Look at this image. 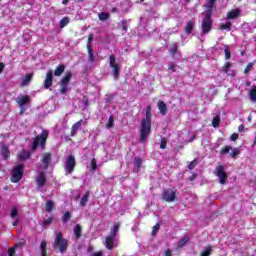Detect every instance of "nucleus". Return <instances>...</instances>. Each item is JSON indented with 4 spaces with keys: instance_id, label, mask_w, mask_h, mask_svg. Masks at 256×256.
Instances as JSON below:
<instances>
[{
    "instance_id": "a878e982",
    "label": "nucleus",
    "mask_w": 256,
    "mask_h": 256,
    "mask_svg": "<svg viewBox=\"0 0 256 256\" xmlns=\"http://www.w3.org/2000/svg\"><path fill=\"white\" fill-rule=\"evenodd\" d=\"M30 155L29 151L23 150L22 153L18 154V161H25L29 159Z\"/></svg>"
},
{
    "instance_id": "37998d69",
    "label": "nucleus",
    "mask_w": 256,
    "mask_h": 256,
    "mask_svg": "<svg viewBox=\"0 0 256 256\" xmlns=\"http://www.w3.org/2000/svg\"><path fill=\"white\" fill-rule=\"evenodd\" d=\"M119 27L124 31V33H127V21L123 20L119 23Z\"/></svg>"
},
{
    "instance_id": "052dcab7",
    "label": "nucleus",
    "mask_w": 256,
    "mask_h": 256,
    "mask_svg": "<svg viewBox=\"0 0 256 256\" xmlns=\"http://www.w3.org/2000/svg\"><path fill=\"white\" fill-rule=\"evenodd\" d=\"M14 222L12 223L13 227H17L19 225V218H14Z\"/></svg>"
},
{
    "instance_id": "0e129e2a",
    "label": "nucleus",
    "mask_w": 256,
    "mask_h": 256,
    "mask_svg": "<svg viewBox=\"0 0 256 256\" xmlns=\"http://www.w3.org/2000/svg\"><path fill=\"white\" fill-rule=\"evenodd\" d=\"M3 69H5V64H3V62H0V73H3Z\"/></svg>"
},
{
    "instance_id": "2eb2a0df",
    "label": "nucleus",
    "mask_w": 256,
    "mask_h": 256,
    "mask_svg": "<svg viewBox=\"0 0 256 256\" xmlns=\"http://www.w3.org/2000/svg\"><path fill=\"white\" fill-rule=\"evenodd\" d=\"M241 15V10L239 8H235L233 10H230L226 14V19L231 20V19H237Z\"/></svg>"
},
{
    "instance_id": "c9c22d12",
    "label": "nucleus",
    "mask_w": 256,
    "mask_h": 256,
    "mask_svg": "<svg viewBox=\"0 0 256 256\" xmlns=\"http://www.w3.org/2000/svg\"><path fill=\"white\" fill-rule=\"evenodd\" d=\"M114 123H115V118L113 116H110L108 119V122L106 124V128L111 129V127H113Z\"/></svg>"
},
{
    "instance_id": "a211bd4d",
    "label": "nucleus",
    "mask_w": 256,
    "mask_h": 256,
    "mask_svg": "<svg viewBox=\"0 0 256 256\" xmlns=\"http://www.w3.org/2000/svg\"><path fill=\"white\" fill-rule=\"evenodd\" d=\"M105 245L109 250L113 249L115 247V236L106 237Z\"/></svg>"
},
{
    "instance_id": "f704fd0d",
    "label": "nucleus",
    "mask_w": 256,
    "mask_h": 256,
    "mask_svg": "<svg viewBox=\"0 0 256 256\" xmlns=\"http://www.w3.org/2000/svg\"><path fill=\"white\" fill-rule=\"evenodd\" d=\"M219 123H221V118L219 116H215L212 120V126L217 128L219 127Z\"/></svg>"
},
{
    "instance_id": "c03bdc74",
    "label": "nucleus",
    "mask_w": 256,
    "mask_h": 256,
    "mask_svg": "<svg viewBox=\"0 0 256 256\" xmlns=\"http://www.w3.org/2000/svg\"><path fill=\"white\" fill-rule=\"evenodd\" d=\"M231 149H233L231 146H225L224 148L221 149V154L227 155V153H229Z\"/></svg>"
},
{
    "instance_id": "cd10ccee",
    "label": "nucleus",
    "mask_w": 256,
    "mask_h": 256,
    "mask_svg": "<svg viewBox=\"0 0 256 256\" xmlns=\"http://www.w3.org/2000/svg\"><path fill=\"white\" fill-rule=\"evenodd\" d=\"M211 253H213V247L208 246L201 252L200 256H210Z\"/></svg>"
},
{
    "instance_id": "ea45409f",
    "label": "nucleus",
    "mask_w": 256,
    "mask_h": 256,
    "mask_svg": "<svg viewBox=\"0 0 256 256\" xmlns=\"http://www.w3.org/2000/svg\"><path fill=\"white\" fill-rule=\"evenodd\" d=\"M98 17H99L100 21H107L109 19V14L101 12L98 15Z\"/></svg>"
},
{
    "instance_id": "20e7f679",
    "label": "nucleus",
    "mask_w": 256,
    "mask_h": 256,
    "mask_svg": "<svg viewBox=\"0 0 256 256\" xmlns=\"http://www.w3.org/2000/svg\"><path fill=\"white\" fill-rule=\"evenodd\" d=\"M214 175L218 177L219 183L225 185L227 183V172H225V166L219 165L214 170Z\"/></svg>"
},
{
    "instance_id": "864d4df0",
    "label": "nucleus",
    "mask_w": 256,
    "mask_h": 256,
    "mask_svg": "<svg viewBox=\"0 0 256 256\" xmlns=\"http://www.w3.org/2000/svg\"><path fill=\"white\" fill-rule=\"evenodd\" d=\"M160 149H167V141H165V139L161 140Z\"/></svg>"
},
{
    "instance_id": "b1692460",
    "label": "nucleus",
    "mask_w": 256,
    "mask_h": 256,
    "mask_svg": "<svg viewBox=\"0 0 256 256\" xmlns=\"http://www.w3.org/2000/svg\"><path fill=\"white\" fill-rule=\"evenodd\" d=\"M87 51L89 63H95V55H93V49H91V45L89 44H87Z\"/></svg>"
},
{
    "instance_id": "79ce46f5",
    "label": "nucleus",
    "mask_w": 256,
    "mask_h": 256,
    "mask_svg": "<svg viewBox=\"0 0 256 256\" xmlns=\"http://www.w3.org/2000/svg\"><path fill=\"white\" fill-rule=\"evenodd\" d=\"M224 53H225L226 59H231V49H229V46L224 47Z\"/></svg>"
},
{
    "instance_id": "4c0bfd02",
    "label": "nucleus",
    "mask_w": 256,
    "mask_h": 256,
    "mask_svg": "<svg viewBox=\"0 0 256 256\" xmlns=\"http://www.w3.org/2000/svg\"><path fill=\"white\" fill-rule=\"evenodd\" d=\"M189 241V238L184 237L178 242V247H185L187 245V242Z\"/></svg>"
},
{
    "instance_id": "72a5a7b5",
    "label": "nucleus",
    "mask_w": 256,
    "mask_h": 256,
    "mask_svg": "<svg viewBox=\"0 0 256 256\" xmlns=\"http://www.w3.org/2000/svg\"><path fill=\"white\" fill-rule=\"evenodd\" d=\"M220 28L225 31H231V22L227 21L226 23L221 24Z\"/></svg>"
},
{
    "instance_id": "473e14b6",
    "label": "nucleus",
    "mask_w": 256,
    "mask_h": 256,
    "mask_svg": "<svg viewBox=\"0 0 256 256\" xmlns=\"http://www.w3.org/2000/svg\"><path fill=\"white\" fill-rule=\"evenodd\" d=\"M69 25V17H64L60 20V27L63 29V27H67Z\"/></svg>"
},
{
    "instance_id": "423d86ee",
    "label": "nucleus",
    "mask_w": 256,
    "mask_h": 256,
    "mask_svg": "<svg viewBox=\"0 0 256 256\" xmlns=\"http://www.w3.org/2000/svg\"><path fill=\"white\" fill-rule=\"evenodd\" d=\"M211 15L212 14H205V17L202 21V33L203 35H206V33H209L211 31V25L213 21H211Z\"/></svg>"
},
{
    "instance_id": "c756f323",
    "label": "nucleus",
    "mask_w": 256,
    "mask_h": 256,
    "mask_svg": "<svg viewBox=\"0 0 256 256\" xmlns=\"http://www.w3.org/2000/svg\"><path fill=\"white\" fill-rule=\"evenodd\" d=\"M89 201V192H87L80 201V205L81 207H85V205H87V202Z\"/></svg>"
},
{
    "instance_id": "f257e3e1",
    "label": "nucleus",
    "mask_w": 256,
    "mask_h": 256,
    "mask_svg": "<svg viewBox=\"0 0 256 256\" xmlns=\"http://www.w3.org/2000/svg\"><path fill=\"white\" fill-rule=\"evenodd\" d=\"M151 133V106L146 109V118L142 119L140 129V142L145 143Z\"/></svg>"
},
{
    "instance_id": "338daca9",
    "label": "nucleus",
    "mask_w": 256,
    "mask_h": 256,
    "mask_svg": "<svg viewBox=\"0 0 256 256\" xmlns=\"http://www.w3.org/2000/svg\"><path fill=\"white\" fill-rule=\"evenodd\" d=\"M69 3V0H63L62 5H67Z\"/></svg>"
},
{
    "instance_id": "5701e85b",
    "label": "nucleus",
    "mask_w": 256,
    "mask_h": 256,
    "mask_svg": "<svg viewBox=\"0 0 256 256\" xmlns=\"http://www.w3.org/2000/svg\"><path fill=\"white\" fill-rule=\"evenodd\" d=\"M31 79H33V75L31 74H26L22 79H21V85L22 87H26V85H29L31 83Z\"/></svg>"
},
{
    "instance_id": "1a4fd4ad",
    "label": "nucleus",
    "mask_w": 256,
    "mask_h": 256,
    "mask_svg": "<svg viewBox=\"0 0 256 256\" xmlns=\"http://www.w3.org/2000/svg\"><path fill=\"white\" fill-rule=\"evenodd\" d=\"M16 103H18L21 111L20 114L23 115V113H25V105H27V103H29V96H23L20 95L16 98Z\"/></svg>"
},
{
    "instance_id": "e2e57ef3",
    "label": "nucleus",
    "mask_w": 256,
    "mask_h": 256,
    "mask_svg": "<svg viewBox=\"0 0 256 256\" xmlns=\"http://www.w3.org/2000/svg\"><path fill=\"white\" fill-rule=\"evenodd\" d=\"M91 256H103V252L98 251V252L93 253Z\"/></svg>"
},
{
    "instance_id": "aec40b11",
    "label": "nucleus",
    "mask_w": 256,
    "mask_h": 256,
    "mask_svg": "<svg viewBox=\"0 0 256 256\" xmlns=\"http://www.w3.org/2000/svg\"><path fill=\"white\" fill-rule=\"evenodd\" d=\"M141 165H143V160L139 157H136L134 159V171H135V173H139V171L141 169Z\"/></svg>"
},
{
    "instance_id": "6ab92c4d",
    "label": "nucleus",
    "mask_w": 256,
    "mask_h": 256,
    "mask_svg": "<svg viewBox=\"0 0 256 256\" xmlns=\"http://www.w3.org/2000/svg\"><path fill=\"white\" fill-rule=\"evenodd\" d=\"M81 125H83V120H80L78 122H76L72 128H71V137H75V135H77V131H79V129H81Z\"/></svg>"
},
{
    "instance_id": "49530a36",
    "label": "nucleus",
    "mask_w": 256,
    "mask_h": 256,
    "mask_svg": "<svg viewBox=\"0 0 256 256\" xmlns=\"http://www.w3.org/2000/svg\"><path fill=\"white\" fill-rule=\"evenodd\" d=\"M53 223V217H49L46 220H44L43 225L44 227H47L48 225H51Z\"/></svg>"
},
{
    "instance_id": "5fc2aeb1",
    "label": "nucleus",
    "mask_w": 256,
    "mask_h": 256,
    "mask_svg": "<svg viewBox=\"0 0 256 256\" xmlns=\"http://www.w3.org/2000/svg\"><path fill=\"white\" fill-rule=\"evenodd\" d=\"M251 69H253V63H249L247 66H246V68H245V70H244V73H249V71H251Z\"/></svg>"
},
{
    "instance_id": "7ed1b4c3",
    "label": "nucleus",
    "mask_w": 256,
    "mask_h": 256,
    "mask_svg": "<svg viewBox=\"0 0 256 256\" xmlns=\"http://www.w3.org/2000/svg\"><path fill=\"white\" fill-rule=\"evenodd\" d=\"M54 247H59L60 253H65V251H67L68 243H67V240L64 239L63 233L61 232L56 233Z\"/></svg>"
},
{
    "instance_id": "774afa93",
    "label": "nucleus",
    "mask_w": 256,
    "mask_h": 256,
    "mask_svg": "<svg viewBox=\"0 0 256 256\" xmlns=\"http://www.w3.org/2000/svg\"><path fill=\"white\" fill-rule=\"evenodd\" d=\"M42 256H47V252H41Z\"/></svg>"
},
{
    "instance_id": "412c9836",
    "label": "nucleus",
    "mask_w": 256,
    "mask_h": 256,
    "mask_svg": "<svg viewBox=\"0 0 256 256\" xmlns=\"http://www.w3.org/2000/svg\"><path fill=\"white\" fill-rule=\"evenodd\" d=\"M158 109L161 115H167V104L162 100L158 101Z\"/></svg>"
},
{
    "instance_id": "e433bc0d",
    "label": "nucleus",
    "mask_w": 256,
    "mask_h": 256,
    "mask_svg": "<svg viewBox=\"0 0 256 256\" xmlns=\"http://www.w3.org/2000/svg\"><path fill=\"white\" fill-rule=\"evenodd\" d=\"M241 150H239V148H234L232 149V151L230 152V157L235 158L237 157V155H240Z\"/></svg>"
},
{
    "instance_id": "f8f14e48",
    "label": "nucleus",
    "mask_w": 256,
    "mask_h": 256,
    "mask_svg": "<svg viewBox=\"0 0 256 256\" xmlns=\"http://www.w3.org/2000/svg\"><path fill=\"white\" fill-rule=\"evenodd\" d=\"M175 197H176L175 190L173 189H168L163 193V199L168 203H173V201H175Z\"/></svg>"
},
{
    "instance_id": "58836bf2",
    "label": "nucleus",
    "mask_w": 256,
    "mask_h": 256,
    "mask_svg": "<svg viewBox=\"0 0 256 256\" xmlns=\"http://www.w3.org/2000/svg\"><path fill=\"white\" fill-rule=\"evenodd\" d=\"M53 207H54L53 201L49 200V201L46 203V211H48L49 213H51V211H53Z\"/></svg>"
},
{
    "instance_id": "f3484780",
    "label": "nucleus",
    "mask_w": 256,
    "mask_h": 256,
    "mask_svg": "<svg viewBox=\"0 0 256 256\" xmlns=\"http://www.w3.org/2000/svg\"><path fill=\"white\" fill-rule=\"evenodd\" d=\"M51 85H53V71H48L44 81V87L45 89H49Z\"/></svg>"
},
{
    "instance_id": "a18cd8bd",
    "label": "nucleus",
    "mask_w": 256,
    "mask_h": 256,
    "mask_svg": "<svg viewBox=\"0 0 256 256\" xmlns=\"http://www.w3.org/2000/svg\"><path fill=\"white\" fill-rule=\"evenodd\" d=\"M69 219H71V212H65V214L63 215L62 221L66 223V221H68Z\"/></svg>"
},
{
    "instance_id": "de8ad7c7",
    "label": "nucleus",
    "mask_w": 256,
    "mask_h": 256,
    "mask_svg": "<svg viewBox=\"0 0 256 256\" xmlns=\"http://www.w3.org/2000/svg\"><path fill=\"white\" fill-rule=\"evenodd\" d=\"M177 44H173L172 47L170 48V54H172L173 56H175V53H177Z\"/></svg>"
},
{
    "instance_id": "3c124183",
    "label": "nucleus",
    "mask_w": 256,
    "mask_h": 256,
    "mask_svg": "<svg viewBox=\"0 0 256 256\" xmlns=\"http://www.w3.org/2000/svg\"><path fill=\"white\" fill-rule=\"evenodd\" d=\"M161 225L159 223H157L152 230V235H155L157 233V231H159Z\"/></svg>"
},
{
    "instance_id": "09e8293b",
    "label": "nucleus",
    "mask_w": 256,
    "mask_h": 256,
    "mask_svg": "<svg viewBox=\"0 0 256 256\" xmlns=\"http://www.w3.org/2000/svg\"><path fill=\"white\" fill-rule=\"evenodd\" d=\"M229 69H231V63L226 62L224 67H223L224 73H229Z\"/></svg>"
},
{
    "instance_id": "13d9d810",
    "label": "nucleus",
    "mask_w": 256,
    "mask_h": 256,
    "mask_svg": "<svg viewBox=\"0 0 256 256\" xmlns=\"http://www.w3.org/2000/svg\"><path fill=\"white\" fill-rule=\"evenodd\" d=\"M13 255H15V248L8 249V256H13Z\"/></svg>"
},
{
    "instance_id": "4d7b16f0",
    "label": "nucleus",
    "mask_w": 256,
    "mask_h": 256,
    "mask_svg": "<svg viewBox=\"0 0 256 256\" xmlns=\"http://www.w3.org/2000/svg\"><path fill=\"white\" fill-rule=\"evenodd\" d=\"M197 165L196 161H192L189 165H188V169H195V166Z\"/></svg>"
},
{
    "instance_id": "393cba45",
    "label": "nucleus",
    "mask_w": 256,
    "mask_h": 256,
    "mask_svg": "<svg viewBox=\"0 0 256 256\" xmlns=\"http://www.w3.org/2000/svg\"><path fill=\"white\" fill-rule=\"evenodd\" d=\"M65 72V65L60 64L54 72L55 77H61V75H63V73Z\"/></svg>"
},
{
    "instance_id": "a19ab883",
    "label": "nucleus",
    "mask_w": 256,
    "mask_h": 256,
    "mask_svg": "<svg viewBox=\"0 0 256 256\" xmlns=\"http://www.w3.org/2000/svg\"><path fill=\"white\" fill-rule=\"evenodd\" d=\"M40 251L41 253L47 252V242L45 240H43L40 244Z\"/></svg>"
},
{
    "instance_id": "bf43d9fd",
    "label": "nucleus",
    "mask_w": 256,
    "mask_h": 256,
    "mask_svg": "<svg viewBox=\"0 0 256 256\" xmlns=\"http://www.w3.org/2000/svg\"><path fill=\"white\" fill-rule=\"evenodd\" d=\"M92 42H93V34H90L89 37H88L87 45H91Z\"/></svg>"
},
{
    "instance_id": "39448f33",
    "label": "nucleus",
    "mask_w": 256,
    "mask_h": 256,
    "mask_svg": "<svg viewBox=\"0 0 256 256\" xmlns=\"http://www.w3.org/2000/svg\"><path fill=\"white\" fill-rule=\"evenodd\" d=\"M21 179H23V164H18L12 172L11 181L12 183H19Z\"/></svg>"
},
{
    "instance_id": "6e6552de",
    "label": "nucleus",
    "mask_w": 256,
    "mask_h": 256,
    "mask_svg": "<svg viewBox=\"0 0 256 256\" xmlns=\"http://www.w3.org/2000/svg\"><path fill=\"white\" fill-rule=\"evenodd\" d=\"M72 74L71 72H68L66 76L61 81V89L60 93L65 94L66 91H69V81H71Z\"/></svg>"
},
{
    "instance_id": "603ef678",
    "label": "nucleus",
    "mask_w": 256,
    "mask_h": 256,
    "mask_svg": "<svg viewBox=\"0 0 256 256\" xmlns=\"http://www.w3.org/2000/svg\"><path fill=\"white\" fill-rule=\"evenodd\" d=\"M91 166H92V171H95L97 169V161L95 158L91 160Z\"/></svg>"
},
{
    "instance_id": "9d476101",
    "label": "nucleus",
    "mask_w": 256,
    "mask_h": 256,
    "mask_svg": "<svg viewBox=\"0 0 256 256\" xmlns=\"http://www.w3.org/2000/svg\"><path fill=\"white\" fill-rule=\"evenodd\" d=\"M109 65L113 69V75L117 79L119 77V65L115 59V55L111 54L109 56Z\"/></svg>"
},
{
    "instance_id": "7c9ffc66",
    "label": "nucleus",
    "mask_w": 256,
    "mask_h": 256,
    "mask_svg": "<svg viewBox=\"0 0 256 256\" xmlns=\"http://www.w3.org/2000/svg\"><path fill=\"white\" fill-rule=\"evenodd\" d=\"M74 234H75V237L77 239H79V237H81V225L77 224L75 227H74Z\"/></svg>"
},
{
    "instance_id": "ddd939ff",
    "label": "nucleus",
    "mask_w": 256,
    "mask_h": 256,
    "mask_svg": "<svg viewBox=\"0 0 256 256\" xmlns=\"http://www.w3.org/2000/svg\"><path fill=\"white\" fill-rule=\"evenodd\" d=\"M215 3H217V0H206V3L204 5L206 9L205 15H213V9L215 8Z\"/></svg>"
},
{
    "instance_id": "2f4dec72",
    "label": "nucleus",
    "mask_w": 256,
    "mask_h": 256,
    "mask_svg": "<svg viewBox=\"0 0 256 256\" xmlns=\"http://www.w3.org/2000/svg\"><path fill=\"white\" fill-rule=\"evenodd\" d=\"M119 231V223H115L113 228L111 229V233L110 235L112 237H115V235H117V232Z\"/></svg>"
},
{
    "instance_id": "680f3d73",
    "label": "nucleus",
    "mask_w": 256,
    "mask_h": 256,
    "mask_svg": "<svg viewBox=\"0 0 256 256\" xmlns=\"http://www.w3.org/2000/svg\"><path fill=\"white\" fill-rule=\"evenodd\" d=\"M238 131H239V133H243V131H245V126L240 125V126L238 127Z\"/></svg>"
},
{
    "instance_id": "dca6fc26",
    "label": "nucleus",
    "mask_w": 256,
    "mask_h": 256,
    "mask_svg": "<svg viewBox=\"0 0 256 256\" xmlns=\"http://www.w3.org/2000/svg\"><path fill=\"white\" fill-rule=\"evenodd\" d=\"M47 178L45 177V172H39L38 178L36 179L37 188L41 189L45 185Z\"/></svg>"
},
{
    "instance_id": "4be33fe9",
    "label": "nucleus",
    "mask_w": 256,
    "mask_h": 256,
    "mask_svg": "<svg viewBox=\"0 0 256 256\" xmlns=\"http://www.w3.org/2000/svg\"><path fill=\"white\" fill-rule=\"evenodd\" d=\"M195 27V20H190L189 22H187L186 27H185V33H187L188 35L193 33V29Z\"/></svg>"
},
{
    "instance_id": "69168bd1",
    "label": "nucleus",
    "mask_w": 256,
    "mask_h": 256,
    "mask_svg": "<svg viewBox=\"0 0 256 256\" xmlns=\"http://www.w3.org/2000/svg\"><path fill=\"white\" fill-rule=\"evenodd\" d=\"M165 256H171V250H169V249L166 250V251H165Z\"/></svg>"
},
{
    "instance_id": "bb28decb",
    "label": "nucleus",
    "mask_w": 256,
    "mask_h": 256,
    "mask_svg": "<svg viewBox=\"0 0 256 256\" xmlns=\"http://www.w3.org/2000/svg\"><path fill=\"white\" fill-rule=\"evenodd\" d=\"M11 219H17L19 218V208L17 206H14L10 213Z\"/></svg>"
},
{
    "instance_id": "c85d7f7f",
    "label": "nucleus",
    "mask_w": 256,
    "mask_h": 256,
    "mask_svg": "<svg viewBox=\"0 0 256 256\" xmlns=\"http://www.w3.org/2000/svg\"><path fill=\"white\" fill-rule=\"evenodd\" d=\"M250 99L253 101V103H256V86H253L252 89L249 92Z\"/></svg>"
},
{
    "instance_id": "4468645a",
    "label": "nucleus",
    "mask_w": 256,
    "mask_h": 256,
    "mask_svg": "<svg viewBox=\"0 0 256 256\" xmlns=\"http://www.w3.org/2000/svg\"><path fill=\"white\" fill-rule=\"evenodd\" d=\"M42 169H49V164L51 163V154L44 153L42 156Z\"/></svg>"
},
{
    "instance_id": "8fccbe9b",
    "label": "nucleus",
    "mask_w": 256,
    "mask_h": 256,
    "mask_svg": "<svg viewBox=\"0 0 256 256\" xmlns=\"http://www.w3.org/2000/svg\"><path fill=\"white\" fill-rule=\"evenodd\" d=\"M168 71H172V73H175L177 71V65L176 64H170L168 67Z\"/></svg>"
},
{
    "instance_id": "9b49d317",
    "label": "nucleus",
    "mask_w": 256,
    "mask_h": 256,
    "mask_svg": "<svg viewBox=\"0 0 256 256\" xmlns=\"http://www.w3.org/2000/svg\"><path fill=\"white\" fill-rule=\"evenodd\" d=\"M0 155L4 161H7L11 157V152L9 151V146L5 143H1Z\"/></svg>"
},
{
    "instance_id": "f03ea898",
    "label": "nucleus",
    "mask_w": 256,
    "mask_h": 256,
    "mask_svg": "<svg viewBox=\"0 0 256 256\" xmlns=\"http://www.w3.org/2000/svg\"><path fill=\"white\" fill-rule=\"evenodd\" d=\"M47 137H49V132L47 130H43L40 137L36 136L31 144V150L35 151L37 147H45V143L47 141Z\"/></svg>"
},
{
    "instance_id": "0eeeda50",
    "label": "nucleus",
    "mask_w": 256,
    "mask_h": 256,
    "mask_svg": "<svg viewBox=\"0 0 256 256\" xmlns=\"http://www.w3.org/2000/svg\"><path fill=\"white\" fill-rule=\"evenodd\" d=\"M74 170H75V156L70 155L66 159V164H65L66 175H71V173H73Z\"/></svg>"
},
{
    "instance_id": "6e6d98bb",
    "label": "nucleus",
    "mask_w": 256,
    "mask_h": 256,
    "mask_svg": "<svg viewBox=\"0 0 256 256\" xmlns=\"http://www.w3.org/2000/svg\"><path fill=\"white\" fill-rule=\"evenodd\" d=\"M237 139H239V134L237 133H234L230 136L231 141H237Z\"/></svg>"
}]
</instances>
